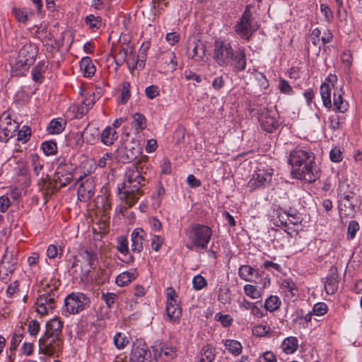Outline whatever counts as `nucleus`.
Listing matches in <instances>:
<instances>
[{
	"label": "nucleus",
	"instance_id": "f257e3e1",
	"mask_svg": "<svg viewBox=\"0 0 362 362\" xmlns=\"http://www.w3.org/2000/svg\"><path fill=\"white\" fill-rule=\"evenodd\" d=\"M144 185L145 180L138 167L133 165L128 168L124 182L117 187L119 199L125 204V209L132 206L143 194L141 187Z\"/></svg>",
	"mask_w": 362,
	"mask_h": 362
},
{
	"label": "nucleus",
	"instance_id": "f03ea898",
	"mask_svg": "<svg viewBox=\"0 0 362 362\" xmlns=\"http://www.w3.org/2000/svg\"><path fill=\"white\" fill-rule=\"evenodd\" d=\"M315 154L301 149L293 150L290 153L288 163L291 165L293 177L312 183L315 182L314 173Z\"/></svg>",
	"mask_w": 362,
	"mask_h": 362
},
{
	"label": "nucleus",
	"instance_id": "7ed1b4c3",
	"mask_svg": "<svg viewBox=\"0 0 362 362\" xmlns=\"http://www.w3.org/2000/svg\"><path fill=\"white\" fill-rule=\"evenodd\" d=\"M38 53L37 47L25 40V43L19 49L16 62L12 68V74L16 76H21L35 62Z\"/></svg>",
	"mask_w": 362,
	"mask_h": 362
},
{
	"label": "nucleus",
	"instance_id": "20e7f679",
	"mask_svg": "<svg viewBox=\"0 0 362 362\" xmlns=\"http://www.w3.org/2000/svg\"><path fill=\"white\" fill-rule=\"evenodd\" d=\"M187 242L186 247L191 250H197L199 249H205L209 243L212 230L209 226L196 224L188 228L186 230Z\"/></svg>",
	"mask_w": 362,
	"mask_h": 362
},
{
	"label": "nucleus",
	"instance_id": "39448f33",
	"mask_svg": "<svg viewBox=\"0 0 362 362\" xmlns=\"http://www.w3.org/2000/svg\"><path fill=\"white\" fill-rule=\"evenodd\" d=\"M90 303L89 298L82 293H72L64 300L63 314L65 316L78 314L89 307Z\"/></svg>",
	"mask_w": 362,
	"mask_h": 362
},
{
	"label": "nucleus",
	"instance_id": "423d86ee",
	"mask_svg": "<svg viewBox=\"0 0 362 362\" xmlns=\"http://www.w3.org/2000/svg\"><path fill=\"white\" fill-rule=\"evenodd\" d=\"M257 28L258 26L252 23L250 6L247 5L235 26V31L240 37L248 40Z\"/></svg>",
	"mask_w": 362,
	"mask_h": 362
},
{
	"label": "nucleus",
	"instance_id": "0eeeda50",
	"mask_svg": "<svg viewBox=\"0 0 362 362\" xmlns=\"http://www.w3.org/2000/svg\"><path fill=\"white\" fill-rule=\"evenodd\" d=\"M234 50L229 43L216 40L214 42V59L221 66H228L234 55Z\"/></svg>",
	"mask_w": 362,
	"mask_h": 362
},
{
	"label": "nucleus",
	"instance_id": "6e6552de",
	"mask_svg": "<svg viewBox=\"0 0 362 362\" xmlns=\"http://www.w3.org/2000/svg\"><path fill=\"white\" fill-rule=\"evenodd\" d=\"M45 291L46 293L40 295L35 302L36 311L42 315L55 308V300L58 298L56 286Z\"/></svg>",
	"mask_w": 362,
	"mask_h": 362
},
{
	"label": "nucleus",
	"instance_id": "1a4fd4ad",
	"mask_svg": "<svg viewBox=\"0 0 362 362\" xmlns=\"http://www.w3.org/2000/svg\"><path fill=\"white\" fill-rule=\"evenodd\" d=\"M277 112L273 110L263 108L258 114V120L262 129L269 133L273 132L279 127Z\"/></svg>",
	"mask_w": 362,
	"mask_h": 362
},
{
	"label": "nucleus",
	"instance_id": "9d476101",
	"mask_svg": "<svg viewBox=\"0 0 362 362\" xmlns=\"http://www.w3.org/2000/svg\"><path fill=\"white\" fill-rule=\"evenodd\" d=\"M40 351L47 355L53 356L62 350V341L59 337L43 336L39 340Z\"/></svg>",
	"mask_w": 362,
	"mask_h": 362
},
{
	"label": "nucleus",
	"instance_id": "9b49d317",
	"mask_svg": "<svg viewBox=\"0 0 362 362\" xmlns=\"http://www.w3.org/2000/svg\"><path fill=\"white\" fill-rule=\"evenodd\" d=\"M18 129V124L12 120L8 115L4 113L0 117V141L7 142Z\"/></svg>",
	"mask_w": 362,
	"mask_h": 362
},
{
	"label": "nucleus",
	"instance_id": "f8f14e48",
	"mask_svg": "<svg viewBox=\"0 0 362 362\" xmlns=\"http://www.w3.org/2000/svg\"><path fill=\"white\" fill-rule=\"evenodd\" d=\"M272 178V169L258 168L248 182V187L254 189L269 183Z\"/></svg>",
	"mask_w": 362,
	"mask_h": 362
},
{
	"label": "nucleus",
	"instance_id": "ddd939ff",
	"mask_svg": "<svg viewBox=\"0 0 362 362\" xmlns=\"http://www.w3.org/2000/svg\"><path fill=\"white\" fill-rule=\"evenodd\" d=\"M151 358L148 346L143 342L134 344L130 354L131 362H147Z\"/></svg>",
	"mask_w": 362,
	"mask_h": 362
},
{
	"label": "nucleus",
	"instance_id": "4468645a",
	"mask_svg": "<svg viewBox=\"0 0 362 362\" xmlns=\"http://www.w3.org/2000/svg\"><path fill=\"white\" fill-rule=\"evenodd\" d=\"M115 61L117 66H121L124 62H127L129 69H132V71L136 69L137 64L133 50H131L129 53L128 49L124 47H122L115 54Z\"/></svg>",
	"mask_w": 362,
	"mask_h": 362
},
{
	"label": "nucleus",
	"instance_id": "2eb2a0df",
	"mask_svg": "<svg viewBox=\"0 0 362 362\" xmlns=\"http://www.w3.org/2000/svg\"><path fill=\"white\" fill-rule=\"evenodd\" d=\"M95 194V182L93 178L89 177L82 182L78 189V198L81 202L89 201Z\"/></svg>",
	"mask_w": 362,
	"mask_h": 362
},
{
	"label": "nucleus",
	"instance_id": "dca6fc26",
	"mask_svg": "<svg viewBox=\"0 0 362 362\" xmlns=\"http://www.w3.org/2000/svg\"><path fill=\"white\" fill-rule=\"evenodd\" d=\"M140 153V148L138 146L128 145L117 151V158L119 161L127 163L134 160Z\"/></svg>",
	"mask_w": 362,
	"mask_h": 362
},
{
	"label": "nucleus",
	"instance_id": "f3484780",
	"mask_svg": "<svg viewBox=\"0 0 362 362\" xmlns=\"http://www.w3.org/2000/svg\"><path fill=\"white\" fill-rule=\"evenodd\" d=\"M145 231L141 228H135L131 234V250L133 252L140 253L144 248Z\"/></svg>",
	"mask_w": 362,
	"mask_h": 362
},
{
	"label": "nucleus",
	"instance_id": "a211bd4d",
	"mask_svg": "<svg viewBox=\"0 0 362 362\" xmlns=\"http://www.w3.org/2000/svg\"><path fill=\"white\" fill-rule=\"evenodd\" d=\"M233 67L234 71H243L247 65L246 54L244 49H238L234 52V55L229 64Z\"/></svg>",
	"mask_w": 362,
	"mask_h": 362
},
{
	"label": "nucleus",
	"instance_id": "6ab92c4d",
	"mask_svg": "<svg viewBox=\"0 0 362 362\" xmlns=\"http://www.w3.org/2000/svg\"><path fill=\"white\" fill-rule=\"evenodd\" d=\"M325 290L328 295H332L337 290L338 281L337 272L336 268H332L329 274L326 277L324 282Z\"/></svg>",
	"mask_w": 362,
	"mask_h": 362
},
{
	"label": "nucleus",
	"instance_id": "aec40b11",
	"mask_svg": "<svg viewBox=\"0 0 362 362\" xmlns=\"http://www.w3.org/2000/svg\"><path fill=\"white\" fill-rule=\"evenodd\" d=\"M40 190L44 194L45 199L50 197L57 189V182L54 180L52 182L47 176L45 178L41 177L40 181L38 183Z\"/></svg>",
	"mask_w": 362,
	"mask_h": 362
},
{
	"label": "nucleus",
	"instance_id": "412c9836",
	"mask_svg": "<svg viewBox=\"0 0 362 362\" xmlns=\"http://www.w3.org/2000/svg\"><path fill=\"white\" fill-rule=\"evenodd\" d=\"M62 322L57 318H54L47 322L46 332L44 336L59 337L62 332Z\"/></svg>",
	"mask_w": 362,
	"mask_h": 362
},
{
	"label": "nucleus",
	"instance_id": "4be33fe9",
	"mask_svg": "<svg viewBox=\"0 0 362 362\" xmlns=\"http://www.w3.org/2000/svg\"><path fill=\"white\" fill-rule=\"evenodd\" d=\"M101 141L106 146L112 145L115 141L117 139V133L116 130L111 127H107L101 133Z\"/></svg>",
	"mask_w": 362,
	"mask_h": 362
},
{
	"label": "nucleus",
	"instance_id": "5701e85b",
	"mask_svg": "<svg viewBox=\"0 0 362 362\" xmlns=\"http://www.w3.org/2000/svg\"><path fill=\"white\" fill-rule=\"evenodd\" d=\"M66 122L62 118L53 119L47 127V131L52 134H58L62 132Z\"/></svg>",
	"mask_w": 362,
	"mask_h": 362
},
{
	"label": "nucleus",
	"instance_id": "b1692460",
	"mask_svg": "<svg viewBox=\"0 0 362 362\" xmlns=\"http://www.w3.org/2000/svg\"><path fill=\"white\" fill-rule=\"evenodd\" d=\"M298 347V340L295 337H286L282 342L281 348L286 354H293Z\"/></svg>",
	"mask_w": 362,
	"mask_h": 362
},
{
	"label": "nucleus",
	"instance_id": "393cba45",
	"mask_svg": "<svg viewBox=\"0 0 362 362\" xmlns=\"http://www.w3.org/2000/svg\"><path fill=\"white\" fill-rule=\"evenodd\" d=\"M81 69L86 77H91L95 72V67L90 57H83L80 62Z\"/></svg>",
	"mask_w": 362,
	"mask_h": 362
},
{
	"label": "nucleus",
	"instance_id": "a878e982",
	"mask_svg": "<svg viewBox=\"0 0 362 362\" xmlns=\"http://www.w3.org/2000/svg\"><path fill=\"white\" fill-rule=\"evenodd\" d=\"M339 213L341 218L344 217L353 218L356 213L354 205L351 202H340L339 204Z\"/></svg>",
	"mask_w": 362,
	"mask_h": 362
},
{
	"label": "nucleus",
	"instance_id": "bb28decb",
	"mask_svg": "<svg viewBox=\"0 0 362 362\" xmlns=\"http://www.w3.org/2000/svg\"><path fill=\"white\" fill-rule=\"evenodd\" d=\"M257 274V272L250 265H242L238 270L240 278L246 281H252Z\"/></svg>",
	"mask_w": 362,
	"mask_h": 362
},
{
	"label": "nucleus",
	"instance_id": "cd10ccee",
	"mask_svg": "<svg viewBox=\"0 0 362 362\" xmlns=\"http://www.w3.org/2000/svg\"><path fill=\"white\" fill-rule=\"evenodd\" d=\"M206 47L199 40L196 41L193 44L192 58L197 62L203 61L205 57Z\"/></svg>",
	"mask_w": 362,
	"mask_h": 362
},
{
	"label": "nucleus",
	"instance_id": "c85d7f7f",
	"mask_svg": "<svg viewBox=\"0 0 362 362\" xmlns=\"http://www.w3.org/2000/svg\"><path fill=\"white\" fill-rule=\"evenodd\" d=\"M216 349L211 345L204 346L201 351V358L199 362H212L216 356Z\"/></svg>",
	"mask_w": 362,
	"mask_h": 362
},
{
	"label": "nucleus",
	"instance_id": "c756f323",
	"mask_svg": "<svg viewBox=\"0 0 362 362\" xmlns=\"http://www.w3.org/2000/svg\"><path fill=\"white\" fill-rule=\"evenodd\" d=\"M320 95L323 102V105L327 108H331V88L329 84L322 83L320 86Z\"/></svg>",
	"mask_w": 362,
	"mask_h": 362
},
{
	"label": "nucleus",
	"instance_id": "7c9ffc66",
	"mask_svg": "<svg viewBox=\"0 0 362 362\" xmlns=\"http://www.w3.org/2000/svg\"><path fill=\"white\" fill-rule=\"evenodd\" d=\"M7 257H3L0 264V275L8 276L12 274L15 270V267L17 264V260L13 262H8Z\"/></svg>",
	"mask_w": 362,
	"mask_h": 362
},
{
	"label": "nucleus",
	"instance_id": "2f4dec72",
	"mask_svg": "<svg viewBox=\"0 0 362 362\" xmlns=\"http://www.w3.org/2000/svg\"><path fill=\"white\" fill-rule=\"evenodd\" d=\"M80 257L90 267L98 260V253L94 250H85L80 253Z\"/></svg>",
	"mask_w": 362,
	"mask_h": 362
},
{
	"label": "nucleus",
	"instance_id": "473e14b6",
	"mask_svg": "<svg viewBox=\"0 0 362 362\" xmlns=\"http://www.w3.org/2000/svg\"><path fill=\"white\" fill-rule=\"evenodd\" d=\"M135 279V272H124L117 276L116 283L119 286H125Z\"/></svg>",
	"mask_w": 362,
	"mask_h": 362
},
{
	"label": "nucleus",
	"instance_id": "72a5a7b5",
	"mask_svg": "<svg viewBox=\"0 0 362 362\" xmlns=\"http://www.w3.org/2000/svg\"><path fill=\"white\" fill-rule=\"evenodd\" d=\"M224 346L232 354L238 356L242 353L243 346L238 341L226 339L224 341Z\"/></svg>",
	"mask_w": 362,
	"mask_h": 362
},
{
	"label": "nucleus",
	"instance_id": "f704fd0d",
	"mask_svg": "<svg viewBox=\"0 0 362 362\" xmlns=\"http://www.w3.org/2000/svg\"><path fill=\"white\" fill-rule=\"evenodd\" d=\"M47 66L44 61L39 62L32 70L33 79L36 82H40L42 74L46 71Z\"/></svg>",
	"mask_w": 362,
	"mask_h": 362
},
{
	"label": "nucleus",
	"instance_id": "c9c22d12",
	"mask_svg": "<svg viewBox=\"0 0 362 362\" xmlns=\"http://www.w3.org/2000/svg\"><path fill=\"white\" fill-rule=\"evenodd\" d=\"M132 124L135 130L139 132L146 127V119L143 115L136 112L133 115Z\"/></svg>",
	"mask_w": 362,
	"mask_h": 362
},
{
	"label": "nucleus",
	"instance_id": "e433bc0d",
	"mask_svg": "<svg viewBox=\"0 0 362 362\" xmlns=\"http://www.w3.org/2000/svg\"><path fill=\"white\" fill-rule=\"evenodd\" d=\"M177 294L176 291L172 288L168 287L166 291V306L165 308H173L180 306L177 303Z\"/></svg>",
	"mask_w": 362,
	"mask_h": 362
},
{
	"label": "nucleus",
	"instance_id": "4c0bfd02",
	"mask_svg": "<svg viewBox=\"0 0 362 362\" xmlns=\"http://www.w3.org/2000/svg\"><path fill=\"white\" fill-rule=\"evenodd\" d=\"M334 110L339 112H344L348 110L349 104L344 100L341 95L337 96L334 94L333 102Z\"/></svg>",
	"mask_w": 362,
	"mask_h": 362
},
{
	"label": "nucleus",
	"instance_id": "58836bf2",
	"mask_svg": "<svg viewBox=\"0 0 362 362\" xmlns=\"http://www.w3.org/2000/svg\"><path fill=\"white\" fill-rule=\"evenodd\" d=\"M100 97V93L99 92L95 95V93H93L92 95H90L89 98H86V100L83 102V105L86 107H84L83 105L78 108L80 113L82 115L85 114L88 112V110L93 106L95 103V100L98 99Z\"/></svg>",
	"mask_w": 362,
	"mask_h": 362
},
{
	"label": "nucleus",
	"instance_id": "ea45409f",
	"mask_svg": "<svg viewBox=\"0 0 362 362\" xmlns=\"http://www.w3.org/2000/svg\"><path fill=\"white\" fill-rule=\"evenodd\" d=\"M281 305V301L276 296H271L266 299L264 303V308L270 311L273 312L276 310Z\"/></svg>",
	"mask_w": 362,
	"mask_h": 362
},
{
	"label": "nucleus",
	"instance_id": "a19ab883",
	"mask_svg": "<svg viewBox=\"0 0 362 362\" xmlns=\"http://www.w3.org/2000/svg\"><path fill=\"white\" fill-rule=\"evenodd\" d=\"M84 139L86 143L93 144L98 140V131L95 129L86 127L83 132Z\"/></svg>",
	"mask_w": 362,
	"mask_h": 362
},
{
	"label": "nucleus",
	"instance_id": "79ce46f5",
	"mask_svg": "<svg viewBox=\"0 0 362 362\" xmlns=\"http://www.w3.org/2000/svg\"><path fill=\"white\" fill-rule=\"evenodd\" d=\"M12 13L18 22L26 23L29 19L28 11L25 8H14Z\"/></svg>",
	"mask_w": 362,
	"mask_h": 362
},
{
	"label": "nucleus",
	"instance_id": "37998d69",
	"mask_svg": "<svg viewBox=\"0 0 362 362\" xmlns=\"http://www.w3.org/2000/svg\"><path fill=\"white\" fill-rule=\"evenodd\" d=\"M245 294L252 299H258L261 297V292L254 285L246 284L243 288Z\"/></svg>",
	"mask_w": 362,
	"mask_h": 362
},
{
	"label": "nucleus",
	"instance_id": "c03bdc74",
	"mask_svg": "<svg viewBox=\"0 0 362 362\" xmlns=\"http://www.w3.org/2000/svg\"><path fill=\"white\" fill-rule=\"evenodd\" d=\"M167 317L170 321L174 322L179 319L182 314V309L180 306H175L172 308H165Z\"/></svg>",
	"mask_w": 362,
	"mask_h": 362
},
{
	"label": "nucleus",
	"instance_id": "a18cd8bd",
	"mask_svg": "<svg viewBox=\"0 0 362 362\" xmlns=\"http://www.w3.org/2000/svg\"><path fill=\"white\" fill-rule=\"evenodd\" d=\"M31 166L33 168L34 174L36 176H40L41 171L43 169V162L40 160L37 155H33L31 158Z\"/></svg>",
	"mask_w": 362,
	"mask_h": 362
},
{
	"label": "nucleus",
	"instance_id": "49530a36",
	"mask_svg": "<svg viewBox=\"0 0 362 362\" xmlns=\"http://www.w3.org/2000/svg\"><path fill=\"white\" fill-rule=\"evenodd\" d=\"M73 180V175L71 173H67L65 175L61 174L59 172H57L54 177V182H59L60 184V187H65L69 185Z\"/></svg>",
	"mask_w": 362,
	"mask_h": 362
},
{
	"label": "nucleus",
	"instance_id": "de8ad7c7",
	"mask_svg": "<svg viewBox=\"0 0 362 362\" xmlns=\"http://www.w3.org/2000/svg\"><path fill=\"white\" fill-rule=\"evenodd\" d=\"M271 330V327L267 325H258L252 329V334L256 337H262L267 336Z\"/></svg>",
	"mask_w": 362,
	"mask_h": 362
},
{
	"label": "nucleus",
	"instance_id": "09e8293b",
	"mask_svg": "<svg viewBox=\"0 0 362 362\" xmlns=\"http://www.w3.org/2000/svg\"><path fill=\"white\" fill-rule=\"evenodd\" d=\"M42 149L45 155L52 156L57 153V144L53 141H45L42 144Z\"/></svg>",
	"mask_w": 362,
	"mask_h": 362
},
{
	"label": "nucleus",
	"instance_id": "8fccbe9b",
	"mask_svg": "<svg viewBox=\"0 0 362 362\" xmlns=\"http://www.w3.org/2000/svg\"><path fill=\"white\" fill-rule=\"evenodd\" d=\"M117 250L122 254L127 255L129 254L128 240L124 236H119L117 238Z\"/></svg>",
	"mask_w": 362,
	"mask_h": 362
},
{
	"label": "nucleus",
	"instance_id": "3c124183",
	"mask_svg": "<svg viewBox=\"0 0 362 362\" xmlns=\"http://www.w3.org/2000/svg\"><path fill=\"white\" fill-rule=\"evenodd\" d=\"M129 342L128 337L124 334L118 332L114 337V343L117 349H124Z\"/></svg>",
	"mask_w": 362,
	"mask_h": 362
},
{
	"label": "nucleus",
	"instance_id": "603ef678",
	"mask_svg": "<svg viewBox=\"0 0 362 362\" xmlns=\"http://www.w3.org/2000/svg\"><path fill=\"white\" fill-rule=\"evenodd\" d=\"M31 135V129L29 127L24 125L18 133V140L25 143Z\"/></svg>",
	"mask_w": 362,
	"mask_h": 362
},
{
	"label": "nucleus",
	"instance_id": "864d4df0",
	"mask_svg": "<svg viewBox=\"0 0 362 362\" xmlns=\"http://www.w3.org/2000/svg\"><path fill=\"white\" fill-rule=\"evenodd\" d=\"M86 23L90 28H99L101 25V19L100 17H95L93 15H89L86 18Z\"/></svg>",
	"mask_w": 362,
	"mask_h": 362
},
{
	"label": "nucleus",
	"instance_id": "5fc2aeb1",
	"mask_svg": "<svg viewBox=\"0 0 362 362\" xmlns=\"http://www.w3.org/2000/svg\"><path fill=\"white\" fill-rule=\"evenodd\" d=\"M359 230V224L356 221L349 222L347 229V238L352 240L355 238L356 232Z\"/></svg>",
	"mask_w": 362,
	"mask_h": 362
},
{
	"label": "nucleus",
	"instance_id": "6e6d98bb",
	"mask_svg": "<svg viewBox=\"0 0 362 362\" xmlns=\"http://www.w3.org/2000/svg\"><path fill=\"white\" fill-rule=\"evenodd\" d=\"M284 214L286 216L290 224L298 225L301 223V218L296 212L292 211H284Z\"/></svg>",
	"mask_w": 362,
	"mask_h": 362
},
{
	"label": "nucleus",
	"instance_id": "4d7b16f0",
	"mask_svg": "<svg viewBox=\"0 0 362 362\" xmlns=\"http://www.w3.org/2000/svg\"><path fill=\"white\" fill-rule=\"evenodd\" d=\"M130 83L129 82H124L122 84V89L121 92L120 102L126 103L130 98Z\"/></svg>",
	"mask_w": 362,
	"mask_h": 362
},
{
	"label": "nucleus",
	"instance_id": "13d9d810",
	"mask_svg": "<svg viewBox=\"0 0 362 362\" xmlns=\"http://www.w3.org/2000/svg\"><path fill=\"white\" fill-rule=\"evenodd\" d=\"M193 287L194 289L199 291L206 287L207 282L206 279L201 275L198 274L193 278L192 280Z\"/></svg>",
	"mask_w": 362,
	"mask_h": 362
},
{
	"label": "nucleus",
	"instance_id": "bf43d9fd",
	"mask_svg": "<svg viewBox=\"0 0 362 362\" xmlns=\"http://www.w3.org/2000/svg\"><path fill=\"white\" fill-rule=\"evenodd\" d=\"M320 11L324 16L325 21L330 23L333 19V12L332 9L326 4H322L320 5Z\"/></svg>",
	"mask_w": 362,
	"mask_h": 362
},
{
	"label": "nucleus",
	"instance_id": "052dcab7",
	"mask_svg": "<svg viewBox=\"0 0 362 362\" xmlns=\"http://www.w3.org/2000/svg\"><path fill=\"white\" fill-rule=\"evenodd\" d=\"M164 243V239L157 235H153L151 238V247L155 252H158L163 244Z\"/></svg>",
	"mask_w": 362,
	"mask_h": 362
},
{
	"label": "nucleus",
	"instance_id": "680f3d73",
	"mask_svg": "<svg viewBox=\"0 0 362 362\" xmlns=\"http://www.w3.org/2000/svg\"><path fill=\"white\" fill-rule=\"evenodd\" d=\"M218 300L222 303L223 304H226L230 301L229 296V288H222L219 289V293L218 295Z\"/></svg>",
	"mask_w": 362,
	"mask_h": 362
},
{
	"label": "nucleus",
	"instance_id": "e2e57ef3",
	"mask_svg": "<svg viewBox=\"0 0 362 362\" xmlns=\"http://www.w3.org/2000/svg\"><path fill=\"white\" fill-rule=\"evenodd\" d=\"M101 298L105 302L107 307L111 308L115 300L117 298V295L114 293H103Z\"/></svg>",
	"mask_w": 362,
	"mask_h": 362
},
{
	"label": "nucleus",
	"instance_id": "0e129e2a",
	"mask_svg": "<svg viewBox=\"0 0 362 362\" xmlns=\"http://www.w3.org/2000/svg\"><path fill=\"white\" fill-rule=\"evenodd\" d=\"M145 93L149 99H153L159 95V88L157 86H149L146 88Z\"/></svg>",
	"mask_w": 362,
	"mask_h": 362
},
{
	"label": "nucleus",
	"instance_id": "69168bd1",
	"mask_svg": "<svg viewBox=\"0 0 362 362\" xmlns=\"http://www.w3.org/2000/svg\"><path fill=\"white\" fill-rule=\"evenodd\" d=\"M329 158L332 162L338 163L342 160L341 151L340 148L335 147L329 152Z\"/></svg>",
	"mask_w": 362,
	"mask_h": 362
},
{
	"label": "nucleus",
	"instance_id": "338daca9",
	"mask_svg": "<svg viewBox=\"0 0 362 362\" xmlns=\"http://www.w3.org/2000/svg\"><path fill=\"white\" fill-rule=\"evenodd\" d=\"M341 59L342 63L346 66H347L348 68H350L352 64V62H353V57H352L351 51L346 50V51L344 52Z\"/></svg>",
	"mask_w": 362,
	"mask_h": 362
},
{
	"label": "nucleus",
	"instance_id": "774afa93",
	"mask_svg": "<svg viewBox=\"0 0 362 362\" xmlns=\"http://www.w3.org/2000/svg\"><path fill=\"white\" fill-rule=\"evenodd\" d=\"M259 362H276V359L272 352L267 351L259 358Z\"/></svg>",
	"mask_w": 362,
	"mask_h": 362
}]
</instances>
